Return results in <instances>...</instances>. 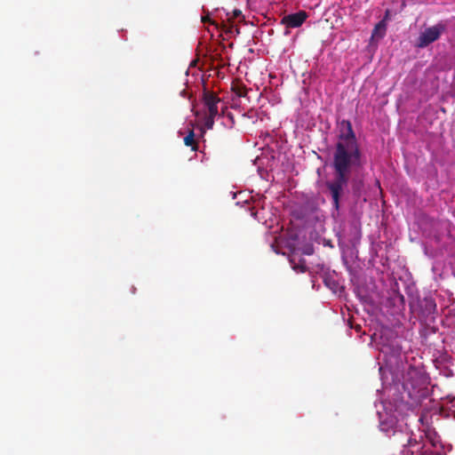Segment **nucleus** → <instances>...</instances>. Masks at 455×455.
<instances>
[{"mask_svg": "<svg viewBox=\"0 0 455 455\" xmlns=\"http://www.w3.org/2000/svg\"><path fill=\"white\" fill-rule=\"evenodd\" d=\"M387 24L385 20L378 22L372 31L371 37L372 38H382L386 34Z\"/></svg>", "mask_w": 455, "mask_h": 455, "instance_id": "nucleus-6", "label": "nucleus"}, {"mask_svg": "<svg viewBox=\"0 0 455 455\" xmlns=\"http://www.w3.org/2000/svg\"><path fill=\"white\" fill-rule=\"evenodd\" d=\"M313 251H314L313 247L308 246L304 250L303 253L306 255H311L313 253Z\"/></svg>", "mask_w": 455, "mask_h": 455, "instance_id": "nucleus-13", "label": "nucleus"}, {"mask_svg": "<svg viewBox=\"0 0 455 455\" xmlns=\"http://www.w3.org/2000/svg\"><path fill=\"white\" fill-rule=\"evenodd\" d=\"M231 91L239 98L245 97L247 94V89L245 85L238 81L232 83Z\"/></svg>", "mask_w": 455, "mask_h": 455, "instance_id": "nucleus-8", "label": "nucleus"}, {"mask_svg": "<svg viewBox=\"0 0 455 455\" xmlns=\"http://www.w3.org/2000/svg\"><path fill=\"white\" fill-rule=\"evenodd\" d=\"M362 165V152L352 124L348 120H342L339 123L338 141L333 153L335 178L327 183L332 199H339L352 170L361 168Z\"/></svg>", "mask_w": 455, "mask_h": 455, "instance_id": "nucleus-1", "label": "nucleus"}, {"mask_svg": "<svg viewBox=\"0 0 455 455\" xmlns=\"http://www.w3.org/2000/svg\"><path fill=\"white\" fill-rule=\"evenodd\" d=\"M290 263L296 272L305 273L307 270L306 260L304 259H299V261L296 262L295 256H291L290 259Z\"/></svg>", "mask_w": 455, "mask_h": 455, "instance_id": "nucleus-7", "label": "nucleus"}, {"mask_svg": "<svg viewBox=\"0 0 455 455\" xmlns=\"http://www.w3.org/2000/svg\"><path fill=\"white\" fill-rule=\"evenodd\" d=\"M444 30L445 25L442 23H438L435 26L426 28L422 33H420L416 42V46L419 48H425L428 46L430 44L438 40Z\"/></svg>", "mask_w": 455, "mask_h": 455, "instance_id": "nucleus-3", "label": "nucleus"}, {"mask_svg": "<svg viewBox=\"0 0 455 455\" xmlns=\"http://www.w3.org/2000/svg\"><path fill=\"white\" fill-rule=\"evenodd\" d=\"M184 144L188 147H191L193 151L197 150L198 146L195 140V133L193 131H190L189 133L184 138Z\"/></svg>", "mask_w": 455, "mask_h": 455, "instance_id": "nucleus-9", "label": "nucleus"}, {"mask_svg": "<svg viewBox=\"0 0 455 455\" xmlns=\"http://www.w3.org/2000/svg\"><path fill=\"white\" fill-rule=\"evenodd\" d=\"M425 308L428 312V314L435 313L436 310V304L432 299H426Z\"/></svg>", "mask_w": 455, "mask_h": 455, "instance_id": "nucleus-10", "label": "nucleus"}, {"mask_svg": "<svg viewBox=\"0 0 455 455\" xmlns=\"http://www.w3.org/2000/svg\"><path fill=\"white\" fill-rule=\"evenodd\" d=\"M307 14L304 11H299L296 13L289 14L282 19V24H284L287 28H299L306 20Z\"/></svg>", "mask_w": 455, "mask_h": 455, "instance_id": "nucleus-5", "label": "nucleus"}, {"mask_svg": "<svg viewBox=\"0 0 455 455\" xmlns=\"http://www.w3.org/2000/svg\"><path fill=\"white\" fill-rule=\"evenodd\" d=\"M227 19L226 21H223L221 25V29L226 33H232L233 29H235L237 34L240 33L239 28L234 25L235 20H237L238 22H243L244 20V16L242 13V11L239 9H235L232 12L226 13Z\"/></svg>", "mask_w": 455, "mask_h": 455, "instance_id": "nucleus-4", "label": "nucleus"}, {"mask_svg": "<svg viewBox=\"0 0 455 455\" xmlns=\"http://www.w3.org/2000/svg\"><path fill=\"white\" fill-rule=\"evenodd\" d=\"M382 203H383V206H384L386 204V200H383Z\"/></svg>", "mask_w": 455, "mask_h": 455, "instance_id": "nucleus-17", "label": "nucleus"}, {"mask_svg": "<svg viewBox=\"0 0 455 455\" xmlns=\"http://www.w3.org/2000/svg\"><path fill=\"white\" fill-rule=\"evenodd\" d=\"M203 102L204 108L207 109V115L204 117V124L206 129L212 130L214 125L215 117L217 116H224L225 109L227 108V107H222L221 113L220 114L218 104L221 102V100L218 97L216 93L207 90L204 91Z\"/></svg>", "mask_w": 455, "mask_h": 455, "instance_id": "nucleus-2", "label": "nucleus"}, {"mask_svg": "<svg viewBox=\"0 0 455 455\" xmlns=\"http://www.w3.org/2000/svg\"><path fill=\"white\" fill-rule=\"evenodd\" d=\"M339 201H333V204H334V206L336 209L339 208Z\"/></svg>", "mask_w": 455, "mask_h": 455, "instance_id": "nucleus-14", "label": "nucleus"}, {"mask_svg": "<svg viewBox=\"0 0 455 455\" xmlns=\"http://www.w3.org/2000/svg\"><path fill=\"white\" fill-rule=\"evenodd\" d=\"M416 443H417L416 440L412 441L411 438H408L407 443L403 445L404 446V449L403 451V455H413V451H411L410 450L406 449L405 446H411Z\"/></svg>", "mask_w": 455, "mask_h": 455, "instance_id": "nucleus-11", "label": "nucleus"}, {"mask_svg": "<svg viewBox=\"0 0 455 455\" xmlns=\"http://www.w3.org/2000/svg\"><path fill=\"white\" fill-rule=\"evenodd\" d=\"M202 21L204 23L210 22L211 24L216 26L218 28V24L214 20H211V19L208 16L203 17Z\"/></svg>", "mask_w": 455, "mask_h": 455, "instance_id": "nucleus-12", "label": "nucleus"}, {"mask_svg": "<svg viewBox=\"0 0 455 455\" xmlns=\"http://www.w3.org/2000/svg\"><path fill=\"white\" fill-rule=\"evenodd\" d=\"M236 197V193H233V199Z\"/></svg>", "mask_w": 455, "mask_h": 455, "instance_id": "nucleus-16", "label": "nucleus"}, {"mask_svg": "<svg viewBox=\"0 0 455 455\" xmlns=\"http://www.w3.org/2000/svg\"><path fill=\"white\" fill-rule=\"evenodd\" d=\"M388 15H389V11L387 10L386 13H385V18H384L385 20L388 18Z\"/></svg>", "mask_w": 455, "mask_h": 455, "instance_id": "nucleus-15", "label": "nucleus"}]
</instances>
